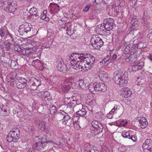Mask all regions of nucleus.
<instances>
[{"instance_id": "nucleus-33", "label": "nucleus", "mask_w": 152, "mask_h": 152, "mask_svg": "<svg viewBox=\"0 0 152 152\" xmlns=\"http://www.w3.org/2000/svg\"><path fill=\"white\" fill-rule=\"evenodd\" d=\"M131 30H132L135 28L138 25V22L137 21L132 20L131 22Z\"/></svg>"}, {"instance_id": "nucleus-44", "label": "nucleus", "mask_w": 152, "mask_h": 152, "mask_svg": "<svg viewBox=\"0 0 152 152\" xmlns=\"http://www.w3.org/2000/svg\"><path fill=\"white\" fill-rule=\"evenodd\" d=\"M130 134L129 132H123L122 135L124 138H130Z\"/></svg>"}, {"instance_id": "nucleus-8", "label": "nucleus", "mask_w": 152, "mask_h": 152, "mask_svg": "<svg viewBox=\"0 0 152 152\" xmlns=\"http://www.w3.org/2000/svg\"><path fill=\"white\" fill-rule=\"evenodd\" d=\"M103 24L105 29V32L110 31L113 28L114 24V20L112 18L105 19L103 21Z\"/></svg>"}, {"instance_id": "nucleus-48", "label": "nucleus", "mask_w": 152, "mask_h": 152, "mask_svg": "<svg viewBox=\"0 0 152 152\" xmlns=\"http://www.w3.org/2000/svg\"><path fill=\"white\" fill-rule=\"evenodd\" d=\"M139 66H137V64L132 66V69L133 71H136L139 69V68H138Z\"/></svg>"}, {"instance_id": "nucleus-17", "label": "nucleus", "mask_w": 152, "mask_h": 152, "mask_svg": "<svg viewBox=\"0 0 152 152\" xmlns=\"http://www.w3.org/2000/svg\"><path fill=\"white\" fill-rule=\"evenodd\" d=\"M64 114H66V112L64 110H60L56 113L54 116H52V119L54 120L56 118L57 120H62L64 118Z\"/></svg>"}, {"instance_id": "nucleus-42", "label": "nucleus", "mask_w": 152, "mask_h": 152, "mask_svg": "<svg viewBox=\"0 0 152 152\" xmlns=\"http://www.w3.org/2000/svg\"><path fill=\"white\" fill-rule=\"evenodd\" d=\"M130 62H135L137 61V58L134 56V54H132L129 56V57Z\"/></svg>"}, {"instance_id": "nucleus-26", "label": "nucleus", "mask_w": 152, "mask_h": 152, "mask_svg": "<svg viewBox=\"0 0 152 152\" xmlns=\"http://www.w3.org/2000/svg\"><path fill=\"white\" fill-rule=\"evenodd\" d=\"M22 108L18 106H17L15 108H14L13 110V113L14 114H18V115H20L23 114V112L22 111Z\"/></svg>"}, {"instance_id": "nucleus-31", "label": "nucleus", "mask_w": 152, "mask_h": 152, "mask_svg": "<svg viewBox=\"0 0 152 152\" xmlns=\"http://www.w3.org/2000/svg\"><path fill=\"white\" fill-rule=\"evenodd\" d=\"M87 112V111L84 108H82L80 110H78L76 112V114L79 116H83L85 115Z\"/></svg>"}, {"instance_id": "nucleus-52", "label": "nucleus", "mask_w": 152, "mask_h": 152, "mask_svg": "<svg viewBox=\"0 0 152 152\" xmlns=\"http://www.w3.org/2000/svg\"><path fill=\"white\" fill-rule=\"evenodd\" d=\"M49 142L50 143L51 145H53V147H56L57 145H58L61 144V142H58L54 143L53 142H52L50 141Z\"/></svg>"}, {"instance_id": "nucleus-3", "label": "nucleus", "mask_w": 152, "mask_h": 152, "mask_svg": "<svg viewBox=\"0 0 152 152\" xmlns=\"http://www.w3.org/2000/svg\"><path fill=\"white\" fill-rule=\"evenodd\" d=\"M80 56V58L81 60L84 61L86 64V68L87 69H90L93 66V63L95 60V58L94 56L90 54H87V57L84 56L85 55L81 54H79Z\"/></svg>"}, {"instance_id": "nucleus-14", "label": "nucleus", "mask_w": 152, "mask_h": 152, "mask_svg": "<svg viewBox=\"0 0 152 152\" xmlns=\"http://www.w3.org/2000/svg\"><path fill=\"white\" fill-rule=\"evenodd\" d=\"M57 69L60 72H62L64 73H66L68 70L65 64L63 61H60L57 63L56 66Z\"/></svg>"}, {"instance_id": "nucleus-61", "label": "nucleus", "mask_w": 152, "mask_h": 152, "mask_svg": "<svg viewBox=\"0 0 152 152\" xmlns=\"http://www.w3.org/2000/svg\"><path fill=\"white\" fill-rule=\"evenodd\" d=\"M27 152H34V151L33 148L29 149Z\"/></svg>"}, {"instance_id": "nucleus-18", "label": "nucleus", "mask_w": 152, "mask_h": 152, "mask_svg": "<svg viewBox=\"0 0 152 152\" xmlns=\"http://www.w3.org/2000/svg\"><path fill=\"white\" fill-rule=\"evenodd\" d=\"M135 49L136 50L133 52V54H134V56L137 58V60H140L142 58L143 55H144L145 52H142L140 49H138L137 47Z\"/></svg>"}, {"instance_id": "nucleus-5", "label": "nucleus", "mask_w": 152, "mask_h": 152, "mask_svg": "<svg viewBox=\"0 0 152 152\" xmlns=\"http://www.w3.org/2000/svg\"><path fill=\"white\" fill-rule=\"evenodd\" d=\"M2 4L4 10L8 12H13L17 9L16 2L12 0L4 1Z\"/></svg>"}, {"instance_id": "nucleus-41", "label": "nucleus", "mask_w": 152, "mask_h": 152, "mask_svg": "<svg viewBox=\"0 0 152 152\" xmlns=\"http://www.w3.org/2000/svg\"><path fill=\"white\" fill-rule=\"evenodd\" d=\"M71 25L70 24H68V25H66V31H67L66 33L69 36L71 35V34L69 33V31L71 30Z\"/></svg>"}, {"instance_id": "nucleus-50", "label": "nucleus", "mask_w": 152, "mask_h": 152, "mask_svg": "<svg viewBox=\"0 0 152 152\" xmlns=\"http://www.w3.org/2000/svg\"><path fill=\"white\" fill-rule=\"evenodd\" d=\"M32 50V49L31 48H26V55H28L31 54Z\"/></svg>"}, {"instance_id": "nucleus-59", "label": "nucleus", "mask_w": 152, "mask_h": 152, "mask_svg": "<svg viewBox=\"0 0 152 152\" xmlns=\"http://www.w3.org/2000/svg\"><path fill=\"white\" fill-rule=\"evenodd\" d=\"M20 80H22V82L23 83L27 84L26 83L27 82V80L23 78L21 79H20Z\"/></svg>"}, {"instance_id": "nucleus-54", "label": "nucleus", "mask_w": 152, "mask_h": 152, "mask_svg": "<svg viewBox=\"0 0 152 152\" xmlns=\"http://www.w3.org/2000/svg\"><path fill=\"white\" fill-rule=\"evenodd\" d=\"M117 58V56L116 54H115L113 55L112 56V59L113 61H111L112 62L113 61V62H115V61L117 60L116 58Z\"/></svg>"}, {"instance_id": "nucleus-36", "label": "nucleus", "mask_w": 152, "mask_h": 152, "mask_svg": "<svg viewBox=\"0 0 152 152\" xmlns=\"http://www.w3.org/2000/svg\"><path fill=\"white\" fill-rule=\"evenodd\" d=\"M50 113L52 115H55L56 112V107L54 106H53L50 108Z\"/></svg>"}, {"instance_id": "nucleus-16", "label": "nucleus", "mask_w": 152, "mask_h": 152, "mask_svg": "<svg viewBox=\"0 0 152 152\" xmlns=\"http://www.w3.org/2000/svg\"><path fill=\"white\" fill-rule=\"evenodd\" d=\"M41 142H36V143L34 145V148L38 150H40L44 148V147L46 145V144L45 143H46L47 141L45 140L44 141L43 139H42Z\"/></svg>"}, {"instance_id": "nucleus-35", "label": "nucleus", "mask_w": 152, "mask_h": 152, "mask_svg": "<svg viewBox=\"0 0 152 152\" xmlns=\"http://www.w3.org/2000/svg\"><path fill=\"white\" fill-rule=\"evenodd\" d=\"M1 109L2 112L3 113V115H7V111L9 110V109L8 107L7 106H3Z\"/></svg>"}, {"instance_id": "nucleus-62", "label": "nucleus", "mask_w": 152, "mask_h": 152, "mask_svg": "<svg viewBox=\"0 0 152 152\" xmlns=\"http://www.w3.org/2000/svg\"><path fill=\"white\" fill-rule=\"evenodd\" d=\"M148 35L150 39L151 40L152 42V34L151 33H150Z\"/></svg>"}, {"instance_id": "nucleus-51", "label": "nucleus", "mask_w": 152, "mask_h": 152, "mask_svg": "<svg viewBox=\"0 0 152 152\" xmlns=\"http://www.w3.org/2000/svg\"><path fill=\"white\" fill-rule=\"evenodd\" d=\"M23 47L21 48L19 45H17L15 47V50L17 51L18 52H20L22 50Z\"/></svg>"}, {"instance_id": "nucleus-2", "label": "nucleus", "mask_w": 152, "mask_h": 152, "mask_svg": "<svg viewBox=\"0 0 152 152\" xmlns=\"http://www.w3.org/2000/svg\"><path fill=\"white\" fill-rule=\"evenodd\" d=\"M71 55L69 58V60L71 65L73 66V68L80 71L89 70L86 68V64L84 61L81 60L78 54L74 53Z\"/></svg>"}, {"instance_id": "nucleus-24", "label": "nucleus", "mask_w": 152, "mask_h": 152, "mask_svg": "<svg viewBox=\"0 0 152 152\" xmlns=\"http://www.w3.org/2000/svg\"><path fill=\"white\" fill-rule=\"evenodd\" d=\"M78 86L79 88L84 90L88 89V84L85 83L83 80H80L78 82Z\"/></svg>"}, {"instance_id": "nucleus-53", "label": "nucleus", "mask_w": 152, "mask_h": 152, "mask_svg": "<svg viewBox=\"0 0 152 152\" xmlns=\"http://www.w3.org/2000/svg\"><path fill=\"white\" fill-rule=\"evenodd\" d=\"M78 99H76V102L77 103V104H76V105H80V104H81V100L80 99V97L79 95L78 96Z\"/></svg>"}, {"instance_id": "nucleus-47", "label": "nucleus", "mask_w": 152, "mask_h": 152, "mask_svg": "<svg viewBox=\"0 0 152 152\" xmlns=\"http://www.w3.org/2000/svg\"><path fill=\"white\" fill-rule=\"evenodd\" d=\"M140 124V128L142 129H144L147 126L148 123V122H142V124Z\"/></svg>"}, {"instance_id": "nucleus-12", "label": "nucleus", "mask_w": 152, "mask_h": 152, "mask_svg": "<svg viewBox=\"0 0 152 152\" xmlns=\"http://www.w3.org/2000/svg\"><path fill=\"white\" fill-rule=\"evenodd\" d=\"M72 84V81L68 80H66L62 85L61 89L64 92H67L71 88Z\"/></svg>"}, {"instance_id": "nucleus-29", "label": "nucleus", "mask_w": 152, "mask_h": 152, "mask_svg": "<svg viewBox=\"0 0 152 152\" xmlns=\"http://www.w3.org/2000/svg\"><path fill=\"white\" fill-rule=\"evenodd\" d=\"M96 84V82L94 83L92 85H90L89 86H88V89L89 90V91L90 92H92L94 94L95 92L96 91V87L95 86V85Z\"/></svg>"}, {"instance_id": "nucleus-22", "label": "nucleus", "mask_w": 152, "mask_h": 152, "mask_svg": "<svg viewBox=\"0 0 152 152\" xmlns=\"http://www.w3.org/2000/svg\"><path fill=\"white\" fill-rule=\"evenodd\" d=\"M98 75L99 77L102 81H108V74L105 71H102L99 72Z\"/></svg>"}, {"instance_id": "nucleus-15", "label": "nucleus", "mask_w": 152, "mask_h": 152, "mask_svg": "<svg viewBox=\"0 0 152 152\" xmlns=\"http://www.w3.org/2000/svg\"><path fill=\"white\" fill-rule=\"evenodd\" d=\"M29 12L30 14L31 17L35 19H37L39 18V14L36 7H33L31 8L29 11Z\"/></svg>"}, {"instance_id": "nucleus-1", "label": "nucleus", "mask_w": 152, "mask_h": 152, "mask_svg": "<svg viewBox=\"0 0 152 152\" xmlns=\"http://www.w3.org/2000/svg\"><path fill=\"white\" fill-rule=\"evenodd\" d=\"M113 80L121 87L126 86L128 80V73L124 70L119 69L114 72Z\"/></svg>"}, {"instance_id": "nucleus-28", "label": "nucleus", "mask_w": 152, "mask_h": 152, "mask_svg": "<svg viewBox=\"0 0 152 152\" xmlns=\"http://www.w3.org/2000/svg\"><path fill=\"white\" fill-rule=\"evenodd\" d=\"M42 98L45 101H49L51 99L52 96L50 92L46 91L44 93Z\"/></svg>"}, {"instance_id": "nucleus-45", "label": "nucleus", "mask_w": 152, "mask_h": 152, "mask_svg": "<svg viewBox=\"0 0 152 152\" xmlns=\"http://www.w3.org/2000/svg\"><path fill=\"white\" fill-rule=\"evenodd\" d=\"M6 139L9 142H11L12 141L15 142L14 139L13 138V137H12V136H11L10 135H8Z\"/></svg>"}, {"instance_id": "nucleus-56", "label": "nucleus", "mask_w": 152, "mask_h": 152, "mask_svg": "<svg viewBox=\"0 0 152 152\" xmlns=\"http://www.w3.org/2000/svg\"><path fill=\"white\" fill-rule=\"evenodd\" d=\"M117 109V107H114V108H113L111 110V111H110V114H109V115H111V114H112V115H113L112 114V113H113Z\"/></svg>"}, {"instance_id": "nucleus-60", "label": "nucleus", "mask_w": 152, "mask_h": 152, "mask_svg": "<svg viewBox=\"0 0 152 152\" xmlns=\"http://www.w3.org/2000/svg\"><path fill=\"white\" fill-rule=\"evenodd\" d=\"M33 127H30L28 128V130L30 132H32L34 130Z\"/></svg>"}, {"instance_id": "nucleus-20", "label": "nucleus", "mask_w": 152, "mask_h": 152, "mask_svg": "<svg viewBox=\"0 0 152 152\" xmlns=\"http://www.w3.org/2000/svg\"><path fill=\"white\" fill-rule=\"evenodd\" d=\"M96 86L97 91H100L102 92H105L107 90V86L103 83H100L96 82Z\"/></svg>"}, {"instance_id": "nucleus-39", "label": "nucleus", "mask_w": 152, "mask_h": 152, "mask_svg": "<svg viewBox=\"0 0 152 152\" xmlns=\"http://www.w3.org/2000/svg\"><path fill=\"white\" fill-rule=\"evenodd\" d=\"M144 56L150 61H152V53H150L146 51H145L144 53Z\"/></svg>"}, {"instance_id": "nucleus-27", "label": "nucleus", "mask_w": 152, "mask_h": 152, "mask_svg": "<svg viewBox=\"0 0 152 152\" xmlns=\"http://www.w3.org/2000/svg\"><path fill=\"white\" fill-rule=\"evenodd\" d=\"M135 48L136 47L135 46L134 47L133 44H131L128 45L126 47L125 50L127 53H128L130 51V52H133L136 50V49H135Z\"/></svg>"}, {"instance_id": "nucleus-19", "label": "nucleus", "mask_w": 152, "mask_h": 152, "mask_svg": "<svg viewBox=\"0 0 152 152\" xmlns=\"http://www.w3.org/2000/svg\"><path fill=\"white\" fill-rule=\"evenodd\" d=\"M31 29L28 23H26L25 25H23L20 26L19 29V32H22L24 34V33H27L31 31Z\"/></svg>"}, {"instance_id": "nucleus-6", "label": "nucleus", "mask_w": 152, "mask_h": 152, "mask_svg": "<svg viewBox=\"0 0 152 152\" xmlns=\"http://www.w3.org/2000/svg\"><path fill=\"white\" fill-rule=\"evenodd\" d=\"M41 84L40 81L34 77L31 78L26 84L27 88L30 90L34 91Z\"/></svg>"}, {"instance_id": "nucleus-21", "label": "nucleus", "mask_w": 152, "mask_h": 152, "mask_svg": "<svg viewBox=\"0 0 152 152\" xmlns=\"http://www.w3.org/2000/svg\"><path fill=\"white\" fill-rule=\"evenodd\" d=\"M39 128L42 131L45 132L48 129V124L47 122L42 121L39 124Z\"/></svg>"}, {"instance_id": "nucleus-10", "label": "nucleus", "mask_w": 152, "mask_h": 152, "mask_svg": "<svg viewBox=\"0 0 152 152\" xmlns=\"http://www.w3.org/2000/svg\"><path fill=\"white\" fill-rule=\"evenodd\" d=\"M143 151L144 152L152 151V140L147 139L142 145Z\"/></svg>"}, {"instance_id": "nucleus-63", "label": "nucleus", "mask_w": 152, "mask_h": 152, "mask_svg": "<svg viewBox=\"0 0 152 152\" xmlns=\"http://www.w3.org/2000/svg\"><path fill=\"white\" fill-rule=\"evenodd\" d=\"M126 61L127 62H129L130 61V60L129 57H127L126 58Z\"/></svg>"}, {"instance_id": "nucleus-46", "label": "nucleus", "mask_w": 152, "mask_h": 152, "mask_svg": "<svg viewBox=\"0 0 152 152\" xmlns=\"http://www.w3.org/2000/svg\"><path fill=\"white\" fill-rule=\"evenodd\" d=\"M91 6V5L90 4L87 5L85 7L84 9L83 10V11L86 12H88L90 9Z\"/></svg>"}, {"instance_id": "nucleus-30", "label": "nucleus", "mask_w": 152, "mask_h": 152, "mask_svg": "<svg viewBox=\"0 0 152 152\" xmlns=\"http://www.w3.org/2000/svg\"><path fill=\"white\" fill-rule=\"evenodd\" d=\"M50 10L52 12L56 9H58L59 7V6L55 3H51L50 4Z\"/></svg>"}, {"instance_id": "nucleus-23", "label": "nucleus", "mask_w": 152, "mask_h": 152, "mask_svg": "<svg viewBox=\"0 0 152 152\" xmlns=\"http://www.w3.org/2000/svg\"><path fill=\"white\" fill-rule=\"evenodd\" d=\"M94 146L90 144H85L81 148V152H90Z\"/></svg>"}, {"instance_id": "nucleus-43", "label": "nucleus", "mask_w": 152, "mask_h": 152, "mask_svg": "<svg viewBox=\"0 0 152 152\" xmlns=\"http://www.w3.org/2000/svg\"><path fill=\"white\" fill-rule=\"evenodd\" d=\"M110 56H111L110 55L107 56L106 57L104 58L102 61L100 62V64H101L102 63H103L104 62L105 63L107 62L110 58Z\"/></svg>"}, {"instance_id": "nucleus-55", "label": "nucleus", "mask_w": 152, "mask_h": 152, "mask_svg": "<svg viewBox=\"0 0 152 152\" xmlns=\"http://www.w3.org/2000/svg\"><path fill=\"white\" fill-rule=\"evenodd\" d=\"M75 108L77 109L83 108V105L82 104H80V105H77L75 107Z\"/></svg>"}, {"instance_id": "nucleus-13", "label": "nucleus", "mask_w": 152, "mask_h": 152, "mask_svg": "<svg viewBox=\"0 0 152 152\" xmlns=\"http://www.w3.org/2000/svg\"><path fill=\"white\" fill-rule=\"evenodd\" d=\"M132 93L131 89L128 88L124 87L120 92V95L125 98L130 97Z\"/></svg>"}, {"instance_id": "nucleus-37", "label": "nucleus", "mask_w": 152, "mask_h": 152, "mask_svg": "<svg viewBox=\"0 0 152 152\" xmlns=\"http://www.w3.org/2000/svg\"><path fill=\"white\" fill-rule=\"evenodd\" d=\"M6 31L7 29L5 27L0 28V35L1 37L4 36Z\"/></svg>"}, {"instance_id": "nucleus-38", "label": "nucleus", "mask_w": 152, "mask_h": 152, "mask_svg": "<svg viewBox=\"0 0 152 152\" xmlns=\"http://www.w3.org/2000/svg\"><path fill=\"white\" fill-rule=\"evenodd\" d=\"M47 13V11L45 10L43 11V15L41 17V18L42 20H44L45 21H48L49 20V18L48 17H46V14Z\"/></svg>"}, {"instance_id": "nucleus-34", "label": "nucleus", "mask_w": 152, "mask_h": 152, "mask_svg": "<svg viewBox=\"0 0 152 152\" xmlns=\"http://www.w3.org/2000/svg\"><path fill=\"white\" fill-rule=\"evenodd\" d=\"M67 113L66 112V114H64V118H63V120H64V121H67L69 120L70 119V115L68 114V113L69 114H70L71 113V112L72 113V111L70 112V110H68V112H67Z\"/></svg>"}, {"instance_id": "nucleus-58", "label": "nucleus", "mask_w": 152, "mask_h": 152, "mask_svg": "<svg viewBox=\"0 0 152 152\" xmlns=\"http://www.w3.org/2000/svg\"><path fill=\"white\" fill-rule=\"evenodd\" d=\"M129 139H131L133 141H135L136 140V138L133 135H132L131 137H130V138Z\"/></svg>"}, {"instance_id": "nucleus-49", "label": "nucleus", "mask_w": 152, "mask_h": 152, "mask_svg": "<svg viewBox=\"0 0 152 152\" xmlns=\"http://www.w3.org/2000/svg\"><path fill=\"white\" fill-rule=\"evenodd\" d=\"M137 65V66H138V68H139L140 69L142 68V67L144 65V63L142 61L140 62L139 63H138Z\"/></svg>"}, {"instance_id": "nucleus-4", "label": "nucleus", "mask_w": 152, "mask_h": 152, "mask_svg": "<svg viewBox=\"0 0 152 152\" xmlns=\"http://www.w3.org/2000/svg\"><path fill=\"white\" fill-rule=\"evenodd\" d=\"M91 133L92 136L102 132L103 129V124L97 121L94 120L91 123Z\"/></svg>"}, {"instance_id": "nucleus-11", "label": "nucleus", "mask_w": 152, "mask_h": 152, "mask_svg": "<svg viewBox=\"0 0 152 152\" xmlns=\"http://www.w3.org/2000/svg\"><path fill=\"white\" fill-rule=\"evenodd\" d=\"M20 130L18 129H13L10 131L9 134L12 136V137L14 138L15 142H18V140L20 138Z\"/></svg>"}, {"instance_id": "nucleus-9", "label": "nucleus", "mask_w": 152, "mask_h": 152, "mask_svg": "<svg viewBox=\"0 0 152 152\" xmlns=\"http://www.w3.org/2000/svg\"><path fill=\"white\" fill-rule=\"evenodd\" d=\"M64 102L65 104L66 105L67 107L66 109V111L68 112V110H70V112L73 111V108L76 105L77 103L75 100H73L71 102L70 98H65L64 99Z\"/></svg>"}, {"instance_id": "nucleus-57", "label": "nucleus", "mask_w": 152, "mask_h": 152, "mask_svg": "<svg viewBox=\"0 0 152 152\" xmlns=\"http://www.w3.org/2000/svg\"><path fill=\"white\" fill-rule=\"evenodd\" d=\"M22 50L20 51L22 53L26 55V48H22Z\"/></svg>"}, {"instance_id": "nucleus-25", "label": "nucleus", "mask_w": 152, "mask_h": 152, "mask_svg": "<svg viewBox=\"0 0 152 152\" xmlns=\"http://www.w3.org/2000/svg\"><path fill=\"white\" fill-rule=\"evenodd\" d=\"M22 80H18L16 81V85L17 87L19 89L24 88L25 87H27L26 84L23 83L22 82Z\"/></svg>"}, {"instance_id": "nucleus-7", "label": "nucleus", "mask_w": 152, "mask_h": 152, "mask_svg": "<svg viewBox=\"0 0 152 152\" xmlns=\"http://www.w3.org/2000/svg\"><path fill=\"white\" fill-rule=\"evenodd\" d=\"M90 42L95 49L98 50L104 44V42L102 39L98 36H94L91 39Z\"/></svg>"}, {"instance_id": "nucleus-64", "label": "nucleus", "mask_w": 152, "mask_h": 152, "mask_svg": "<svg viewBox=\"0 0 152 152\" xmlns=\"http://www.w3.org/2000/svg\"><path fill=\"white\" fill-rule=\"evenodd\" d=\"M1 109V108L0 107V116H1L2 114V112Z\"/></svg>"}, {"instance_id": "nucleus-40", "label": "nucleus", "mask_w": 152, "mask_h": 152, "mask_svg": "<svg viewBox=\"0 0 152 152\" xmlns=\"http://www.w3.org/2000/svg\"><path fill=\"white\" fill-rule=\"evenodd\" d=\"M137 119L138 121L140 124H142V122H148L146 119L144 117H138Z\"/></svg>"}, {"instance_id": "nucleus-32", "label": "nucleus", "mask_w": 152, "mask_h": 152, "mask_svg": "<svg viewBox=\"0 0 152 152\" xmlns=\"http://www.w3.org/2000/svg\"><path fill=\"white\" fill-rule=\"evenodd\" d=\"M17 73L15 72H11L7 76V79L9 80V81H11V80H13L16 75Z\"/></svg>"}]
</instances>
